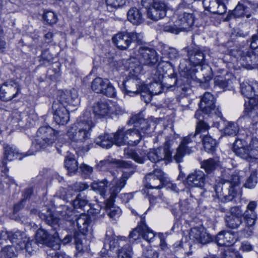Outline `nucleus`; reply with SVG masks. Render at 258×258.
Masks as SVG:
<instances>
[{
	"label": "nucleus",
	"instance_id": "nucleus-1",
	"mask_svg": "<svg viewBox=\"0 0 258 258\" xmlns=\"http://www.w3.org/2000/svg\"><path fill=\"white\" fill-rule=\"evenodd\" d=\"M190 63L194 66L189 69H184L181 75L187 79L198 80L200 81H209L212 77L211 69L208 66H205L206 60L204 51L199 48H185Z\"/></svg>",
	"mask_w": 258,
	"mask_h": 258
},
{
	"label": "nucleus",
	"instance_id": "nucleus-2",
	"mask_svg": "<svg viewBox=\"0 0 258 258\" xmlns=\"http://www.w3.org/2000/svg\"><path fill=\"white\" fill-rule=\"evenodd\" d=\"M130 67L131 70L126 79L123 82V90L125 93L131 96L141 94L142 99L146 103L150 102L152 100V95L159 94L160 91L150 90L148 86L141 81L139 75L142 71V67L133 65Z\"/></svg>",
	"mask_w": 258,
	"mask_h": 258
},
{
	"label": "nucleus",
	"instance_id": "nucleus-3",
	"mask_svg": "<svg viewBox=\"0 0 258 258\" xmlns=\"http://www.w3.org/2000/svg\"><path fill=\"white\" fill-rule=\"evenodd\" d=\"M94 124L89 112H86L80 116L77 122L72 124L67 132L69 139L76 143L79 148L83 146L90 139L92 127Z\"/></svg>",
	"mask_w": 258,
	"mask_h": 258
},
{
	"label": "nucleus",
	"instance_id": "nucleus-4",
	"mask_svg": "<svg viewBox=\"0 0 258 258\" xmlns=\"http://www.w3.org/2000/svg\"><path fill=\"white\" fill-rule=\"evenodd\" d=\"M230 176L221 180L215 187V190L219 197L224 202L232 201L236 196L240 178L237 172H233Z\"/></svg>",
	"mask_w": 258,
	"mask_h": 258
},
{
	"label": "nucleus",
	"instance_id": "nucleus-5",
	"mask_svg": "<svg viewBox=\"0 0 258 258\" xmlns=\"http://www.w3.org/2000/svg\"><path fill=\"white\" fill-rule=\"evenodd\" d=\"M209 128V125L203 120L199 121L196 127L195 133L190 134L184 137L177 148L174 159L176 162L179 163L183 161L184 156L189 155L194 152L192 145L197 141L196 139L197 136L201 133L206 132Z\"/></svg>",
	"mask_w": 258,
	"mask_h": 258
},
{
	"label": "nucleus",
	"instance_id": "nucleus-6",
	"mask_svg": "<svg viewBox=\"0 0 258 258\" xmlns=\"http://www.w3.org/2000/svg\"><path fill=\"white\" fill-rule=\"evenodd\" d=\"M128 178L127 174L123 173L121 178L118 181L112 183V186L109 188L110 197L106 201V206L108 208H110L108 213V216L114 220H116L119 217L121 214V210L119 207H112V206L115 201V199L125 186Z\"/></svg>",
	"mask_w": 258,
	"mask_h": 258
},
{
	"label": "nucleus",
	"instance_id": "nucleus-7",
	"mask_svg": "<svg viewBox=\"0 0 258 258\" xmlns=\"http://www.w3.org/2000/svg\"><path fill=\"white\" fill-rule=\"evenodd\" d=\"M233 151L238 156L246 160L258 159V139L253 138L248 146L244 140L236 139L233 145Z\"/></svg>",
	"mask_w": 258,
	"mask_h": 258
},
{
	"label": "nucleus",
	"instance_id": "nucleus-8",
	"mask_svg": "<svg viewBox=\"0 0 258 258\" xmlns=\"http://www.w3.org/2000/svg\"><path fill=\"white\" fill-rule=\"evenodd\" d=\"M90 221L89 217L85 214H81L76 219L77 225L80 233H75L74 239L76 249L79 252L88 249V244L83 243V240L85 239V234L88 231Z\"/></svg>",
	"mask_w": 258,
	"mask_h": 258
},
{
	"label": "nucleus",
	"instance_id": "nucleus-9",
	"mask_svg": "<svg viewBox=\"0 0 258 258\" xmlns=\"http://www.w3.org/2000/svg\"><path fill=\"white\" fill-rule=\"evenodd\" d=\"M59 132L49 126H43L39 128L35 139L36 143L41 148L52 146L58 137Z\"/></svg>",
	"mask_w": 258,
	"mask_h": 258
},
{
	"label": "nucleus",
	"instance_id": "nucleus-10",
	"mask_svg": "<svg viewBox=\"0 0 258 258\" xmlns=\"http://www.w3.org/2000/svg\"><path fill=\"white\" fill-rule=\"evenodd\" d=\"M141 33L136 32H124L116 34L112 38V41L117 47L121 50L126 49L132 42L140 44L142 42Z\"/></svg>",
	"mask_w": 258,
	"mask_h": 258
},
{
	"label": "nucleus",
	"instance_id": "nucleus-11",
	"mask_svg": "<svg viewBox=\"0 0 258 258\" xmlns=\"http://www.w3.org/2000/svg\"><path fill=\"white\" fill-rule=\"evenodd\" d=\"M137 58L139 63L141 65L153 67L158 61V57L156 52L155 50L146 47H140L138 50ZM135 59L133 58L130 60L129 63L130 66H137L138 64H135Z\"/></svg>",
	"mask_w": 258,
	"mask_h": 258
},
{
	"label": "nucleus",
	"instance_id": "nucleus-12",
	"mask_svg": "<svg viewBox=\"0 0 258 258\" xmlns=\"http://www.w3.org/2000/svg\"><path fill=\"white\" fill-rule=\"evenodd\" d=\"M176 16L175 24L180 27L183 31H187L193 26L195 21V16L189 10L179 6L175 13Z\"/></svg>",
	"mask_w": 258,
	"mask_h": 258
},
{
	"label": "nucleus",
	"instance_id": "nucleus-13",
	"mask_svg": "<svg viewBox=\"0 0 258 258\" xmlns=\"http://www.w3.org/2000/svg\"><path fill=\"white\" fill-rule=\"evenodd\" d=\"M215 98L210 92H206L201 99L199 107L205 114H214L221 119L223 118L219 106L215 105Z\"/></svg>",
	"mask_w": 258,
	"mask_h": 258
},
{
	"label": "nucleus",
	"instance_id": "nucleus-14",
	"mask_svg": "<svg viewBox=\"0 0 258 258\" xmlns=\"http://www.w3.org/2000/svg\"><path fill=\"white\" fill-rule=\"evenodd\" d=\"M36 241L38 243L44 244L55 250L60 248V238L56 232L53 234H48L45 230L39 229L36 233Z\"/></svg>",
	"mask_w": 258,
	"mask_h": 258
},
{
	"label": "nucleus",
	"instance_id": "nucleus-15",
	"mask_svg": "<svg viewBox=\"0 0 258 258\" xmlns=\"http://www.w3.org/2000/svg\"><path fill=\"white\" fill-rule=\"evenodd\" d=\"M91 87L96 93H101L109 97L115 96V89L108 79L97 77L93 80Z\"/></svg>",
	"mask_w": 258,
	"mask_h": 258
},
{
	"label": "nucleus",
	"instance_id": "nucleus-16",
	"mask_svg": "<svg viewBox=\"0 0 258 258\" xmlns=\"http://www.w3.org/2000/svg\"><path fill=\"white\" fill-rule=\"evenodd\" d=\"M155 233L146 224L145 218L141 217V219L138 226L131 231L128 236L130 239L136 240L141 236L145 240L150 242L155 237Z\"/></svg>",
	"mask_w": 258,
	"mask_h": 258
},
{
	"label": "nucleus",
	"instance_id": "nucleus-17",
	"mask_svg": "<svg viewBox=\"0 0 258 258\" xmlns=\"http://www.w3.org/2000/svg\"><path fill=\"white\" fill-rule=\"evenodd\" d=\"M166 14V6L161 0H156L147 11L148 18L153 21H158L164 18Z\"/></svg>",
	"mask_w": 258,
	"mask_h": 258
},
{
	"label": "nucleus",
	"instance_id": "nucleus-18",
	"mask_svg": "<svg viewBox=\"0 0 258 258\" xmlns=\"http://www.w3.org/2000/svg\"><path fill=\"white\" fill-rule=\"evenodd\" d=\"M238 61L246 69L252 70L258 67V54L255 51H239Z\"/></svg>",
	"mask_w": 258,
	"mask_h": 258
},
{
	"label": "nucleus",
	"instance_id": "nucleus-19",
	"mask_svg": "<svg viewBox=\"0 0 258 258\" xmlns=\"http://www.w3.org/2000/svg\"><path fill=\"white\" fill-rule=\"evenodd\" d=\"M164 181V173L160 169H155L145 176V186L147 188H160Z\"/></svg>",
	"mask_w": 258,
	"mask_h": 258
},
{
	"label": "nucleus",
	"instance_id": "nucleus-20",
	"mask_svg": "<svg viewBox=\"0 0 258 258\" xmlns=\"http://www.w3.org/2000/svg\"><path fill=\"white\" fill-rule=\"evenodd\" d=\"M171 152L169 150V143L166 142L163 148L153 149L148 153V159L154 163H156L162 160H169L171 157Z\"/></svg>",
	"mask_w": 258,
	"mask_h": 258
},
{
	"label": "nucleus",
	"instance_id": "nucleus-21",
	"mask_svg": "<svg viewBox=\"0 0 258 258\" xmlns=\"http://www.w3.org/2000/svg\"><path fill=\"white\" fill-rule=\"evenodd\" d=\"M189 238L194 242L205 244L211 241V237L202 227L192 228L189 232Z\"/></svg>",
	"mask_w": 258,
	"mask_h": 258
},
{
	"label": "nucleus",
	"instance_id": "nucleus-22",
	"mask_svg": "<svg viewBox=\"0 0 258 258\" xmlns=\"http://www.w3.org/2000/svg\"><path fill=\"white\" fill-rule=\"evenodd\" d=\"M53 118L55 122L59 125H64L69 120V113L66 106L61 105L58 102L52 104Z\"/></svg>",
	"mask_w": 258,
	"mask_h": 258
},
{
	"label": "nucleus",
	"instance_id": "nucleus-23",
	"mask_svg": "<svg viewBox=\"0 0 258 258\" xmlns=\"http://www.w3.org/2000/svg\"><path fill=\"white\" fill-rule=\"evenodd\" d=\"M208 176L201 170H195L189 174L186 178L187 184L191 187L203 188Z\"/></svg>",
	"mask_w": 258,
	"mask_h": 258
},
{
	"label": "nucleus",
	"instance_id": "nucleus-24",
	"mask_svg": "<svg viewBox=\"0 0 258 258\" xmlns=\"http://www.w3.org/2000/svg\"><path fill=\"white\" fill-rule=\"evenodd\" d=\"M240 91L242 95L250 99H255L258 95V82L245 80L240 84Z\"/></svg>",
	"mask_w": 258,
	"mask_h": 258
},
{
	"label": "nucleus",
	"instance_id": "nucleus-25",
	"mask_svg": "<svg viewBox=\"0 0 258 258\" xmlns=\"http://www.w3.org/2000/svg\"><path fill=\"white\" fill-rule=\"evenodd\" d=\"M93 113L97 118H102L110 116L111 113V107L108 102L100 101L94 103L92 107Z\"/></svg>",
	"mask_w": 258,
	"mask_h": 258
},
{
	"label": "nucleus",
	"instance_id": "nucleus-26",
	"mask_svg": "<svg viewBox=\"0 0 258 258\" xmlns=\"http://www.w3.org/2000/svg\"><path fill=\"white\" fill-rule=\"evenodd\" d=\"M203 6L208 11L218 15H223L226 12V7L221 0H203Z\"/></svg>",
	"mask_w": 258,
	"mask_h": 258
},
{
	"label": "nucleus",
	"instance_id": "nucleus-27",
	"mask_svg": "<svg viewBox=\"0 0 258 258\" xmlns=\"http://www.w3.org/2000/svg\"><path fill=\"white\" fill-rule=\"evenodd\" d=\"M257 206L255 201H251L246 207V210L243 214L245 223L248 228L252 227L255 224L257 219V215L255 209Z\"/></svg>",
	"mask_w": 258,
	"mask_h": 258
},
{
	"label": "nucleus",
	"instance_id": "nucleus-28",
	"mask_svg": "<svg viewBox=\"0 0 258 258\" xmlns=\"http://www.w3.org/2000/svg\"><path fill=\"white\" fill-rule=\"evenodd\" d=\"M59 102L61 105L66 106L68 104L76 105L79 102L78 91L75 89L61 92L59 97Z\"/></svg>",
	"mask_w": 258,
	"mask_h": 258
},
{
	"label": "nucleus",
	"instance_id": "nucleus-29",
	"mask_svg": "<svg viewBox=\"0 0 258 258\" xmlns=\"http://www.w3.org/2000/svg\"><path fill=\"white\" fill-rule=\"evenodd\" d=\"M128 124H133L134 127L140 131V132L144 136L148 134L150 129V124L148 121L144 119L141 114L133 116L128 122Z\"/></svg>",
	"mask_w": 258,
	"mask_h": 258
},
{
	"label": "nucleus",
	"instance_id": "nucleus-30",
	"mask_svg": "<svg viewBox=\"0 0 258 258\" xmlns=\"http://www.w3.org/2000/svg\"><path fill=\"white\" fill-rule=\"evenodd\" d=\"M245 116L251 119V123L253 125H256L258 124L257 100H249L248 104L245 106Z\"/></svg>",
	"mask_w": 258,
	"mask_h": 258
},
{
	"label": "nucleus",
	"instance_id": "nucleus-31",
	"mask_svg": "<svg viewBox=\"0 0 258 258\" xmlns=\"http://www.w3.org/2000/svg\"><path fill=\"white\" fill-rule=\"evenodd\" d=\"M16 95V83L15 81L6 83L0 88V99L8 101Z\"/></svg>",
	"mask_w": 258,
	"mask_h": 258
},
{
	"label": "nucleus",
	"instance_id": "nucleus-32",
	"mask_svg": "<svg viewBox=\"0 0 258 258\" xmlns=\"http://www.w3.org/2000/svg\"><path fill=\"white\" fill-rule=\"evenodd\" d=\"M127 18L128 21L136 25H139L144 21V17L142 9L136 7L131 8L127 12Z\"/></svg>",
	"mask_w": 258,
	"mask_h": 258
},
{
	"label": "nucleus",
	"instance_id": "nucleus-33",
	"mask_svg": "<svg viewBox=\"0 0 258 258\" xmlns=\"http://www.w3.org/2000/svg\"><path fill=\"white\" fill-rule=\"evenodd\" d=\"M215 240L219 245L229 246L234 242L233 233L228 231H222L216 236Z\"/></svg>",
	"mask_w": 258,
	"mask_h": 258
},
{
	"label": "nucleus",
	"instance_id": "nucleus-34",
	"mask_svg": "<svg viewBox=\"0 0 258 258\" xmlns=\"http://www.w3.org/2000/svg\"><path fill=\"white\" fill-rule=\"evenodd\" d=\"M110 164L114 165L116 167H122L124 168H133V165L129 161H124L119 160L112 159L111 160L100 161L96 165L99 170H101L104 166H107Z\"/></svg>",
	"mask_w": 258,
	"mask_h": 258
},
{
	"label": "nucleus",
	"instance_id": "nucleus-35",
	"mask_svg": "<svg viewBox=\"0 0 258 258\" xmlns=\"http://www.w3.org/2000/svg\"><path fill=\"white\" fill-rule=\"evenodd\" d=\"M144 136L135 127L126 130L127 144L131 146L137 145Z\"/></svg>",
	"mask_w": 258,
	"mask_h": 258
},
{
	"label": "nucleus",
	"instance_id": "nucleus-36",
	"mask_svg": "<svg viewBox=\"0 0 258 258\" xmlns=\"http://www.w3.org/2000/svg\"><path fill=\"white\" fill-rule=\"evenodd\" d=\"M124 155L128 158L133 159L137 163L142 164L145 160L146 153L135 152L132 149L125 148L124 150Z\"/></svg>",
	"mask_w": 258,
	"mask_h": 258
},
{
	"label": "nucleus",
	"instance_id": "nucleus-37",
	"mask_svg": "<svg viewBox=\"0 0 258 258\" xmlns=\"http://www.w3.org/2000/svg\"><path fill=\"white\" fill-rule=\"evenodd\" d=\"M108 181L106 179L102 180L94 181L91 184L92 189L98 192L104 198L105 197Z\"/></svg>",
	"mask_w": 258,
	"mask_h": 258
},
{
	"label": "nucleus",
	"instance_id": "nucleus-38",
	"mask_svg": "<svg viewBox=\"0 0 258 258\" xmlns=\"http://www.w3.org/2000/svg\"><path fill=\"white\" fill-rule=\"evenodd\" d=\"M40 217L41 219L44 220L47 224L54 227V229L59 227V219L54 216L51 211L48 210L45 213L40 214Z\"/></svg>",
	"mask_w": 258,
	"mask_h": 258
},
{
	"label": "nucleus",
	"instance_id": "nucleus-39",
	"mask_svg": "<svg viewBox=\"0 0 258 258\" xmlns=\"http://www.w3.org/2000/svg\"><path fill=\"white\" fill-rule=\"evenodd\" d=\"M95 143L100 147L107 149L110 148L114 143L112 137L108 134L99 136L96 139Z\"/></svg>",
	"mask_w": 258,
	"mask_h": 258
},
{
	"label": "nucleus",
	"instance_id": "nucleus-40",
	"mask_svg": "<svg viewBox=\"0 0 258 258\" xmlns=\"http://www.w3.org/2000/svg\"><path fill=\"white\" fill-rule=\"evenodd\" d=\"M233 77L230 74H226L225 76H216L214 78L215 85L221 88H226L232 83Z\"/></svg>",
	"mask_w": 258,
	"mask_h": 258
},
{
	"label": "nucleus",
	"instance_id": "nucleus-41",
	"mask_svg": "<svg viewBox=\"0 0 258 258\" xmlns=\"http://www.w3.org/2000/svg\"><path fill=\"white\" fill-rule=\"evenodd\" d=\"M163 73L161 72L158 71V69H156V70H155V73L152 77V79L154 82L150 83L148 86V88H150V90L155 89L157 91H160L159 93L160 94L161 92V82L163 78Z\"/></svg>",
	"mask_w": 258,
	"mask_h": 258
},
{
	"label": "nucleus",
	"instance_id": "nucleus-42",
	"mask_svg": "<svg viewBox=\"0 0 258 258\" xmlns=\"http://www.w3.org/2000/svg\"><path fill=\"white\" fill-rule=\"evenodd\" d=\"M219 166V162L218 159L210 158L205 160L201 163V167L204 169L207 173L213 172Z\"/></svg>",
	"mask_w": 258,
	"mask_h": 258
},
{
	"label": "nucleus",
	"instance_id": "nucleus-43",
	"mask_svg": "<svg viewBox=\"0 0 258 258\" xmlns=\"http://www.w3.org/2000/svg\"><path fill=\"white\" fill-rule=\"evenodd\" d=\"M113 143L118 146H120L127 144V138H126V131L124 127L118 128L113 135Z\"/></svg>",
	"mask_w": 258,
	"mask_h": 258
},
{
	"label": "nucleus",
	"instance_id": "nucleus-44",
	"mask_svg": "<svg viewBox=\"0 0 258 258\" xmlns=\"http://www.w3.org/2000/svg\"><path fill=\"white\" fill-rule=\"evenodd\" d=\"M59 209L60 210L58 211V212L66 220L71 221L76 217V211L74 209L66 205L61 206Z\"/></svg>",
	"mask_w": 258,
	"mask_h": 258
},
{
	"label": "nucleus",
	"instance_id": "nucleus-45",
	"mask_svg": "<svg viewBox=\"0 0 258 258\" xmlns=\"http://www.w3.org/2000/svg\"><path fill=\"white\" fill-rule=\"evenodd\" d=\"M64 163L69 173H75L78 169V163L74 155L66 156Z\"/></svg>",
	"mask_w": 258,
	"mask_h": 258
},
{
	"label": "nucleus",
	"instance_id": "nucleus-46",
	"mask_svg": "<svg viewBox=\"0 0 258 258\" xmlns=\"http://www.w3.org/2000/svg\"><path fill=\"white\" fill-rule=\"evenodd\" d=\"M18 238L19 241L17 243V246H19L20 250L25 249L26 251L30 253L33 250L31 247V242L26 236L25 233H21Z\"/></svg>",
	"mask_w": 258,
	"mask_h": 258
},
{
	"label": "nucleus",
	"instance_id": "nucleus-47",
	"mask_svg": "<svg viewBox=\"0 0 258 258\" xmlns=\"http://www.w3.org/2000/svg\"><path fill=\"white\" fill-rule=\"evenodd\" d=\"M203 147L205 151L208 153L212 152L216 147V141L211 136L205 135L202 139Z\"/></svg>",
	"mask_w": 258,
	"mask_h": 258
},
{
	"label": "nucleus",
	"instance_id": "nucleus-48",
	"mask_svg": "<svg viewBox=\"0 0 258 258\" xmlns=\"http://www.w3.org/2000/svg\"><path fill=\"white\" fill-rule=\"evenodd\" d=\"M226 226L231 229H236L242 223V218L233 216H227L225 217Z\"/></svg>",
	"mask_w": 258,
	"mask_h": 258
},
{
	"label": "nucleus",
	"instance_id": "nucleus-49",
	"mask_svg": "<svg viewBox=\"0 0 258 258\" xmlns=\"http://www.w3.org/2000/svg\"><path fill=\"white\" fill-rule=\"evenodd\" d=\"M123 240L122 238H112L111 239L106 238L104 244V247L107 250H113L117 246H120Z\"/></svg>",
	"mask_w": 258,
	"mask_h": 258
},
{
	"label": "nucleus",
	"instance_id": "nucleus-50",
	"mask_svg": "<svg viewBox=\"0 0 258 258\" xmlns=\"http://www.w3.org/2000/svg\"><path fill=\"white\" fill-rule=\"evenodd\" d=\"M239 130L238 126L236 123L228 122L224 129V133L228 136H235Z\"/></svg>",
	"mask_w": 258,
	"mask_h": 258
},
{
	"label": "nucleus",
	"instance_id": "nucleus-51",
	"mask_svg": "<svg viewBox=\"0 0 258 258\" xmlns=\"http://www.w3.org/2000/svg\"><path fill=\"white\" fill-rule=\"evenodd\" d=\"M132 248L130 244H126L118 250V258H132Z\"/></svg>",
	"mask_w": 258,
	"mask_h": 258
},
{
	"label": "nucleus",
	"instance_id": "nucleus-52",
	"mask_svg": "<svg viewBox=\"0 0 258 258\" xmlns=\"http://www.w3.org/2000/svg\"><path fill=\"white\" fill-rule=\"evenodd\" d=\"M247 8L242 4H238L233 11V15L235 17H241L246 15L247 18L250 17L249 15H246Z\"/></svg>",
	"mask_w": 258,
	"mask_h": 258
},
{
	"label": "nucleus",
	"instance_id": "nucleus-53",
	"mask_svg": "<svg viewBox=\"0 0 258 258\" xmlns=\"http://www.w3.org/2000/svg\"><path fill=\"white\" fill-rule=\"evenodd\" d=\"M43 19L47 24L52 25L56 23L57 16L52 11H46L43 15Z\"/></svg>",
	"mask_w": 258,
	"mask_h": 258
},
{
	"label": "nucleus",
	"instance_id": "nucleus-54",
	"mask_svg": "<svg viewBox=\"0 0 258 258\" xmlns=\"http://www.w3.org/2000/svg\"><path fill=\"white\" fill-rule=\"evenodd\" d=\"M88 203V200L86 196H82L79 194L73 202L74 208H82Z\"/></svg>",
	"mask_w": 258,
	"mask_h": 258
},
{
	"label": "nucleus",
	"instance_id": "nucleus-55",
	"mask_svg": "<svg viewBox=\"0 0 258 258\" xmlns=\"http://www.w3.org/2000/svg\"><path fill=\"white\" fill-rule=\"evenodd\" d=\"M15 246L8 245L5 247L1 251V256L5 258H13L15 255Z\"/></svg>",
	"mask_w": 258,
	"mask_h": 258
},
{
	"label": "nucleus",
	"instance_id": "nucleus-56",
	"mask_svg": "<svg viewBox=\"0 0 258 258\" xmlns=\"http://www.w3.org/2000/svg\"><path fill=\"white\" fill-rule=\"evenodd\" d=\"M220 258H241V257L231 247H228L221 253Z\"/></svg>",
	"mask_w": 258,
	"mask_h": 258
},
{
	"label": "nucleus",
	"instance_id": "nucleus-57",
	"mask_svg": "<svg viewBox=\"0 0 258 258\" xmlns=\"http://www.w3.org/2000/svg\"><path fill=\"white\" fill-rule=\"evenodd\" d=\"M164 57H163L158 63L157 69L158 71L161 72L164 74V73H166L167 71L171 68V66L169 60H164Z\"/></svg>",
	"mask_w": 258,
	"mask_h": 258
},
{
	"label": "nucleus",
	"instance_id": "nucleus-58",
	"mask_svg": "<svg viewBox=\"0 0 258 258\" xmlns=\"http://www.w3.org/2000/svg\"><path fill=\"white\" fill-rule=\"evenodd\" d=\"M162 54L166 56L170 59H175L178 56L177 50L174 48L168 47L162 50Z\"/></svg>",
	"mask_w": 258,
	"mask_h": 258
},
{
	"label": "nucleus",
	"instance_id": "nucleus-59",
	"mask_svg": "<svg viewBox=\"0 0 258 258\" xmlns=\"http://www.w3.org/2000/svg\"><path fill=\"white\" fill-rule=\"evenodd\" d=\"M163 30L165 32L177 34L180 32H182L183 30L180 29V26H178V25L175 24V21L173 25H166L164 26Z\"/></svg>",
	"mask_w": 258,
	"mask_h": 258
},
{
	"label": "nucleus",
	"instance_id": "nucleus-60",
	"mask_svg": "<svg viewBox=\"0 0 258 258\" xmlns=\"http://www.w3.org/2000/svg\"><path fill=\"white\" fill-rule=\"evenodd\" d=\"M126 0H106L108 6L114 9L122 7L126 3Z\"/></svg>",
	"mask_w": 258,
	"mask_h": 258
},
{
	"label": "nucleus",
	"instance_id": "nucleus-61",
	"mask_svg": "<svg viewBox=\"0 0 258 258\" xmlns=\"http://www.w3.org/2000/svg\"><path fill=\"white\" fill-rule=\"evenodd\" d=\"M257 183L256 176L255 173L250 174L249 177L247 179L244 183V186L246 188H253Z\"/></svg>",
	"mask_w": 258,
	"mask_h": 258
},
{
	"label": "nucleus",
	"instance_id": "nucleus-62",
	"mask_svg": "<svg viewBox=\"0 0 258 258\" xmlns=\"http://www.w3.org/2000/svg\"><path fill=\"white\" fill-rule=\"evenodd\" d=\"M88 187L89 186L87 184L83 182H76L71 186L72 189L77 192H81Z\"/></svg>",
	"mask_w": 258,
	"mask_h": 258
},
{
	"label": "nucleus",
	"instance_id": "nucleus-63",
	"mask_svg": "<svg viewBox=\"0 0 258 258\" xmlns=\"http://www.w3.org/2000/svg\"><path fill=\"white\" fill-rule=\"evenodd\" d=\"M20 118H17V122L20 128H23L27 125V115L25 113L20 114L19 115Z\"/></svg>",
	"mask_w": 258,
	"mask_h": 258
},
{
	"label": "nucleus",
	"instance_id": "nucleus-64",
	"mask_svg": "<svg viewBox=\"0 0 258 258\" xmlns=\"http://www.w3.org/2000/svg\"><path fill=\"white\" fill-rule=\"evenodd\" d=\"M4 155L5 158L8 160H12L14 157V153L12 148L9 146L5 147Z\"/></svg>",
	"mask_w": 258,
	"mask_h": 258
}]
</instances>
